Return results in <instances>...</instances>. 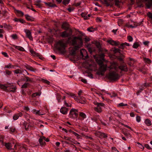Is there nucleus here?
Returning a JSON list of instances; mask_svg holds the SVG:
<instances>
[{
  "instance_id": "2eb2a0df",
  "label": "nucleus",
  "mask_w": 152,
  "mask_h": 152,
  "mask_svg": "<svg viewBox=\"0 0 152 152\" xmlns=\"http://www.w3.org/2000/svg\"><path fill=\"white\" fill-rule=\"evenodd\" d=\"M30 52L32 54V55H33V56H38L39 57V58L40 59H41L42 57L41 56L39 55V54L38 53H37L36 52L34 51L32 49H31L30 50Z\"/></svg>"
},
{
  "instance_id": "f257e3e1",
  "label": "nucleus",
  "mask_w": 152,
  "mask_h": 152,
  "mask_svg": "<svg viewBox=\"0 0 152 152\" xmlns=\"http://www.w3.org/2000/svg\"><path fill=\"white\" fill-rule=\"evenodd\" d=\"M104 53L98 55V58L96 59V61L97 63L100 65L98 71L97 72V74L103 75L104 72L106 71L107 66L106 65L102 64L103 61H104Z\"/></svg>"
},
{
  "instance_id": "0eeeda50",
  "label": "nucleus",
  "mask_w": 152,
  "mask_h": 152,
  "mask_svg": "<svg viewBox=\"0 0 152 152\" xmlns=\"http://www.w3.org/2000/svg\"><path fill=\"white\" fill-rule=\"evenodd\" d=\"M69 32L66 31H64L61 33V36L62 37H67L70 36L72 34V31L71 29L69 30Z\"/></svg>"
},
{
  "instance_id": "f704fd0d",
  "label": "nucleus",
  "mask_w": 152,
  "mask_h": 152,
  "mask_svg": "<svg viewBox=\"0 0 152 152\" xmlns=\"http://www.w3.org/2000/svg\"><path fill=\"white\" fill-rule=\"evenodd\" d=\"M64 138L65 139V140H67L69 141L70 142H72V140H73V139H72V138L69 137H66V136H64Z\"/></svg>"
},
{
  "instance_id": "72a5a7b5",
  "label": "nucleus",
  "mask_w": 152,
  "mask_h": 152,
  "mask_svg": "<svg viewBox=\"0 0 152 152\" xmlns=\"http://www.w3.org/2000/svg\"><path fill=\"white\" fill-rule=\"evenodd\" d=\"M109 68L110 70L114 69L116 70L117 67L115 64H111L109 67Z\"/></svg>"
},
{
  "instance_id": "4c0bfd02",
  "label": "nucleus",
  "mask_w": 152,
  "mask_h": 152,
  "mask_svg": "<svg viewBox=\"0 0 152 152\" xmlns=\"http://www.w3.org/2000/svg\"><path fill=\"white\" fill-rule=\"evenodd\" d=\"M14 66H12L11 64H9L8 65L5 66V68H15Z\"/></svg>"
},
{
  "instance_id": "ea45409f",
  "label": "nucleus",
  "mask_w": 152,
  "mask_h": 152,
  "mask_svg": "<svg viewBox=\"0 0 152 152\" xmlns=\"http://www.w3.org/2000/svg\"><path fill=\"white\" fill-rule=\"evenodd\" d=\"M25 77H24L20 79L19 80H18L17 82L18 84L20 86V82H22L23 81H24L25 80Z\"/></svg>"
},
{
  "instance_id": "dca6fc26",
  "label": "nucleus",
  "mask_w": 152,
  "mask_h": 152,
  "mask_svg": "<svg viewBox=\"0 0 152 152\" xmlns=\"http://www.w3.org/2000/svg\"><path fill=\"white\" fill-rule=\"evenodd\" d=\"M24 124L25 129L26 131L31 129L32 127L35 128L33 125L31 126L28 124Z\"/></svg>"
},
{
  "instance_id": "cd10ccee",
  "label": "nucleus",
  "mask_w": 152,
  "mask_h": 152,
  "mask_svg": "<svg viewBox=\"0 0 152 152\" xmlns=\"http://www.w3.org/2000/svg\"><path fill=\"white\" fill-rule=\"evenodd\" d=\"M125 57V56L124 55L121 54L120 56L118 57V59L120 61H123Z\"/></svg>"
},
{
  "instance_id": "20e7f679",
  "label": "nucleus",
  "mask_w": 152,
  "mask_h": 152,
  "mask_svg": "<svg viewBox=\"0 0 152 152\" xmlns=\"http://www.w3.org/2000/svg\"><path fill=\"white\" fill-rule=\"evenodd\" d=\"M108 78L112 80L116 81L120 77L118 74L115 71H110L108 76Z\"/></svg>"
},
{
  "instance_id": "c85d7f7f",
  "label": "nucleus",
  "mask_w": 152,
  "mask_h": 152,
  "mask_svg": "<svg viewBox=\"0 0 152 152\" xmlns=\"http://www.w3.org/2000/svg\"><path fill=\"white\" fill-rule=\"evenodd\" d=\"M122 133L127 138H130L132 137L131 134L129 133H127L124 131L122 132Z\"/></svg>"
},
{
  "instance_id": "423d86ee",
  "label": "nucleus",
  "mask_w": 152,
  "mask_h": 152,
  "mask_svg": "<svg viewBox=\"0 0 152 152\" xmlns=\"http://www.w3.org/2000/svg\"><path fill=\"white\" fill-rule=\"evenodd\" d=\"M5 145L7 149L9 150L15 149H16V147L19 146L16 145L14 142L6 143L5 144Z\"/></svg>"
},
{
  "instance_id": "de8ad7c7",
  "label": "nucleus",
  "mask_w": 152,
  "mask_h": 152,
  "mask_svg": "<svg viewBox=\"0 0 152 152\" xmlns=\"http://www.w3.org/2000/svg\"><path fill=\"white\" fill-rule=\"evenodd\" d=\"M72 133L73 134L75 135L77 138L79 139L80 138V135L78 134L77 133L74 132H72Z\"/></svg>"
},
{
  "instance_id": "a878e982",
  "label": "nucleus",
  "mask_w": 152,
  "mask_h": 152,
  "mask_svg": "<svg viewBox=\"0 0 152 152\" xmlns=\"http://www.w3.org/2000/svg\"><path fill=\"white\" fill-rule=\"evenodd\" d=\"M33 113H35L36 114H38L39 115H43L45 114V113H40V110H36L34 109L33 110Z\"/></svg>"
},
{
  "instance_id": "e2e57ef3",
  "label": "nucleus",
  "mask_w": 152,
  "mask_h": 152,
  "mask_svg": "<svg viewBox=\"0 0 152 152\" xmlns=\"http://www.w3.org/2000/svg\"><path fill=\"white\" fill-rule=\"evenodd\" d=\"M15 129L14 127H12L10 128V131L12 132H15Z\"/></svg>"
},
{
  "instance_id": "5fc2aeb1",
  "label": "nucleus",
  "mask_w": 152,
  "mask_h": 152,
  "mask_svg": "<svg viewBox=\"0 0 152 152\" xmlns=\"http://www.w3.org/2000/svg\"><path fill=\"white\" fill-rule=\"evenodd\" d=\"M6 73L7 75H10L11 74L12 72L9 70H7L6 71Z\"/></svg>"
},
{
  "instance_id": "69168bd1",
  "label": "nucleus",
  "mask_w": 152,
  "mask_h": 152,
  "mask_svg": "<svg viewBox=\"0 0 152 152\" xmlns=\"http://www.w3.org/2000/svg\"><path fill=\"white\" fill-rule=\"evenodd\" d=\"M148 17L151 18V19L152 18V13H151V12H149L147 15Z\"/></svg>"
},
{
  "instance_id": "4d7b16f0",
  "label": "nucleus",
  "mask_w": 152,
  "mask_h": 152,
  "mask_svg": "<svg viewBox=\"0 0 152 152\" xmlns=\"http://www.w3.org/2000/svg\"><path fill=\"white\" fill-rule=\"evenodd\" d=\"M64 105L65 106H66L67 107L69 106H71V104H70V105H69V104L67 103L66 102V101L65 100H64Z\"/></svg>"
},
{
  "instance_id": "393cba45",
  "label": "nucleus",
  "mask_w": 152,
  "mask_h": 152,
  "mask_svg": "<svg viewBox=\"0 0 152 152\" xmlns=\"http://www.w3.org/2000/svg\"><path fill=\"white\" fill-rule=\"evenodd\" d=\"M25 77L26 80V82H30V83H33V79L27 76H25Z\"/></svg>"
},
{
  "instance_id": "1a4fd4ad",
  "label": "nucleus",
  "mask_w": 152,
  "mask_h": 152,
  "mask_svg": "<svg viewBox=\"0 0 152 152\" xmlns=\"http://www.w3.org/2000/svg\"><path fill=\"white\" fill-rule=\"evenodd\" d=\"M9 85H11V84L10 83L8 84H7V85L8 86L7 92H15L16 90V87L13 86H9Z\"/></svg>"
},
{
  "instance_id": "c03bdc74",
  "label": "nucleus",
  "mask_w": 152,
  "mask_h": 152,
  "mask_svg": "<svg viewBox=\"0 0 152 152\" xmlns=\"http://www.w3.org/2000/svg\"><path fill=\"white\" fill-rule=\"evenodd\" d=\"M12 38L14 39H17L18 38L17 35L16 34H14L11 35Z\"/></svg>"
},
{
  "instance_id": "338daca9",
  "label": "nucleus",
  "mask_w": 152,
  "mask_h": 152,
  "mask_svg": "<svg viewBox=\"0 0 152 152\" xmlns=\"http://www.w3.org/2000/svg\"><path fill=\"white\" fill-rule=\"evenodd\" d=\"M46 139V138L45 137H41L39 139V141L40 140H45Z\"/></svg>"
},
{
  "instance_id": "49530a36",
  "label": "nucleus",
  "mask_w": 152,
  "mask_h": 152,
  "mask_svg": "<svg viewBox=\"0 0 152 152\" xmlns=\"http://www.w3.org/2000/svg\"><path fill=\"white\" fill-rule=\"evenodd\" d=\"M87 30L90 32H92L94 31V29L92 27H90L87 28Z\"/></svg>"
},
{
  "instance_id": "c9c22d12",
  "label": "nucleus",
  "mask_w": 152,
  "mask_h": 152,
  "mask_svg": "<svg viewBox=\"0 0 152 152\" xmlns=\"http://www.w3.org/2000/svg\"><path fill=\"white\" fill-rule=\"evenodd\" d=\"M41 94V93H38V92H36L33 93L32 95V97H35L37 96H40Z\"/></svg>"
},
{
  "instance_id": "aec40b11",
  "label": "nucleus",
  "mask_w": 152,
  "mask_h": 152,
  "mask_svg": "<svg viewBox=\"0 0 152 152\" xmlns=\"http://www.w3.org/2000/svg\"><path fill=\"white\" fill-rule=\"evenodd\" d=\"M77 101V102H78L81 103V104H84L85 103V101L84 99H83V100H80L76 96H75V97L74 98Z\"/></svg>"
},
{
  "instance_id": "13d9d810",
  "label": "nucleus",
  "mask_w": 152,
  "mask_h": 152,
  "mask_svg": "<svg viewBox=\"0 0 152 152\" xmlns=\"http://www.w3.org/2000/svg\"><path fill=\"white\" fill-rule=\"evenodd\" d=\"M136 120L138 122H139L141 120V118L140 116H137L136 117Z\"/></svg>"
},
{
  "instance_id": "6e6d98bb",
  "label": "nucleus",
  "mask_w": 152,
  "mask_h": 152,
  "mask_svg": "<svg viewBox=\"0 0 152 152\" xmlns=\"http://www.w3.org/2000/svg\"><path fill=\"white\" fill-rule=\"evenodd\" d=\"M122 125L126 127H127V128L130 129L132 131H133V129L131 128V127H130V126H129L127 125H125L124 124H122Z\"/></svg>"
},
{
  "instance_id": "58836bf2",
  "label": "nucleus",
  "mask_w": 152,
  "mask_h": 152,
  "mask_svg": "<svg viewBox=\"0 0 152 152\" xmlns=\"http://www.w3.org/2000/svg\"><path fill=\"white\" fill-rule=\"evenodd\" d=\"M140 45L138 43V42L134 43L133 45V47L134 48H137Z\"/></svg>"
},
{
  "instance_id": "6ab92c4d",
  "label": "nucleus",
  "mask_w": 152,
  "mask_h": 152,
  "mask_svg": "<svg viewBox=\"0 0 152 152\" xmlns=\"http://www.w3.org/2000/svg\"><path fill=\"white\" fill-rule=\"evenodd\" d=\"M62 28L66 30H67L69 28V24L66 22L63 23L62 26Z\"/></svg>"
},
{
  "instance_id": "b1692460",
  "label": "nucleus",
  "mask_w": 152,
  "mask_h": 152,
  "mask_svg": "<svg viewBox=\"0 0 152 152\" xmlns=\"http://www.w3.org/2000/svg\"><path fill=\"white\" fill-rule=\"evenodd\" d=\"M143 59L144 62L145 63H147L148 64H150L151 63V61L149 58L144 57L143 58Z\"/></svg>"
},
{
  "instance_id": "ddd939ff",
  "label": "nucleus",
  "mask_w": 152,
  "mask_h": 152,
  "mask_svg": "<svg viewBox=\"0 0 152 152\" xmlns=\"http://www.w3.org/2000/svg\"><path fill=\"white\" fill-rule=\"evenodd\" d=\"M25 32L26 34V37L28 38L30 40H33V37L31 36V32L29 30H25Z\"/></svg>"
},
{
  "instance_id": "9b49d317",
  "label": "nucleus",
  "mask_w": 152,
  "mask_h": 152,
  "mask_svg": "<svg viewBox=\"0 0 152 152\" xmlns=\"http://www.w3.org/2000/svg\"><path fill=\"white\" fill-rule=\"evenodd\" d=\"M118 68L121 71H123L127 72L128 70L127 66L125 64L121 65Z\"/></svg>"
},
{
  "instance_id": "3c124183",
  "label": "nucleus",
  "mask_w": 152,
  "mask_h": 152,
  "mask_svg": "<svg viewBox=\"0 0 152 152\" xmlns=\"http://www.w3.org/2000/svg\"><path fill=\"white\" fill-rule=\"evenodd\" d=\"M127 39L129 42H132L133 40V38L130 36H128Z\"/></svg>"
},
{
  "instance_id": "a18cd8bd",
  "label": "nucleus",
  "mask_w": 152,
  "mask_h": 152,
  "mask_svg": "<svg viewBox=\"0 0 152 152\" xmlns=\"http://www.w3.org/2000/svg\"><path fill=\"white\" fill-rule=\"evenodd\" d=\"M41 80L43 82H44V83H47V84H48V85H49L50 83V82L49 81L47 80H46V79H42Z\"/></svg>"
},
{
  "instance_id": "412c9836",
  "label": "nucleus",
  "mask_w": 152,
  "mask_h": 152,
  "mask_svg": "<svg viewBox=\"0 0 152 152\" xmlns=\"http://www.w3.org/2000/svg\"><path fill=\"white\" fill-rule=\"evenodd\" d=\"M26 69L31 71L34 72H35L36 71H37V69H36L33 68V67L30 66H26Z\"/></svg>"
},
{
  "instance_id": "8fccbe9b",
  "label": "nucleus",
  "mask_w": 152,
  "mask_h": 152,
  "mask_svg": "<svg viewBox=\"0 0 152 152\" xmlns=\"http://www.w3.org/2000/svg\"><path fill=\"white\" fill-rule=\"evenodd\" d=\"M127 104H124L123 103H121L119 104L118 106V107H121L123 106H127Z\"/></svg>"
},
{
  "instance_id": "7ed1b4c3",
  "label": "nucleus",
  "mask_w": 152,
  "mask_h": 152,
  "mask_svg": "<svg viewBox=\"0 0 152 152\" xmlns=\"http://www.w3.org/2000/svg\"><path fill=\"white\" fill-rule=\"evenodd\" d=\"M67 44L65 42L64 40H61L57 42L56 47L57 49L61 52L64 53L65 52V48L66 47Z\"/></svg>"
},
{
  "instance_id": "6e6552de",
  "label": "nucleus",
  "mask_w": 152,
  "mask_h": 152,
  "mask_svg": "<svg viewBox=\"0 0 152 152\" xmlns=\"http://www.w3.org/2000/svg\"><path fill=\"white\" fill-rule=\"evenodd\" d=\"M77 112V110L74 109H72L70 110L69 113L70 117L72 118L76 117L78 115Z\"/></svg>"
},
{
  "instance_id": "a211bd4d",
  "label": "nucleus",
  "mask_w": 152,
  "mask_h": 152,
  "mask_svg": "<svg viewBox=\"0 0 152 152\" xmlns=\"http://www.w3.org/2000/svg\"><path fill=\"white\" fill-rule=\"evenodd\" d=\"M22 115V114L21 113H18L15 114L13 117V118L14 120H16L19 117H21Z\"/></svg>"
},
{
  "instance_id": "4468645a",
  "label": "nucleus",
  "mask_w": 152,
  "mask_h": 152,
  "mask_svg": "<svg viewBox=\"0 0 152 152\" xmlns=\"http://www.w3.org/2000/svg\"><path fill=\"white\" fill-rule=\"evenodd\" d=\"M97 135L99 136V137L102 138H105L107 137V134H106L102 132H100L98 131L97 132Z\"/></svg>"
},
{
  "instance_id": "603ef678",
  "label": "nucleus",
  "mask_w": 152,
  "mask_h": 152,
  "mask_svg": "<svg viewBox=\"0 0 152 152\" xmlns=\"http://www.w3.org/2000/svg\"><path fill=\"white\" fill-rule=\"evenodd\" d=\"M137 144L138 145V146L141 149H142V150H143L144 147L142 146L141 144L139 142H137Z\"/></svg>"
},
{
  "instance_id": "864d4df0",
  "label": "nucleus",
  "mask_w": 152,
  "mask_h": 152,
  "mask_svg": "<svg viewBox=\"0 0 152 152\" xmlns=\"http://www.w3.org/2000/svg\"><path fill=\"white\" fill-rule=\"evenodd\" d=\"M120 50L118 48H115L114 50V53H116L117 52L120 53Z\"/></svg>"
},
{
  "instance_id": "680f3d73",
  "label": "nucleus",
  "mask_w": 152,
  "mask_h": 152,
  "mask_svg": "<svg viewBox=\"0 0 152 152\" xmlns=\"http://www.w3.org/2000/svg\"><path fill=\"white\" fill-rule=\"evenodd\" d=\"M84 40L86 42H87L90 40V39L89 37H86L84 39Z\"/></svg>"
},
{
  "instance_id": "a19ab883",
  "label": "nucleus",
  "mask_w": 152,
  "mask_h": 152,
  "mask_svg": "<svg viewBox=\"0 0 152 152\" xmlns=\"http://www.w3.org/2000/svg\"><path fill=\"white\" fill-rule=\"evenodd\" d=\"M16 11L20 16H23V15L24 14L22 11L18 10H16Z\"/></svg>"
},
{
  "instance_id": "e433bc0d",
  "label": "nucleus",
  "mask_w": 152,
  "mask_h": 152,
  "mask_svg": "<svg viewBox=\"0 0 152 152\" xmlns=\"http://www.w3.org/2000/svg\"><path fill=\"white\" fill-rule=\"evenodd\" d=\"M29 85V83H24L23 85L22 86V88H26L28 87Z\"/></svg>"
},
{
  "instance_id": "774afa93",
  "label": "nucleus",
  "mask_w": 152,
  "mask_h": 152,
  "mask_svg": "<svg viewBox=\"0 0 152 152\" xmlns=\"http://www.w3.org/2000/svg\"><path fill=\"white\" fill-rule=\"evenodd\" d=\"M129 59L130 62H133V63H134L135 62V60L133 58H129Z\"/></svg>"
},
{
  "instance_id": "37998d69",
  "label": "nucleus",
  "mask_w": 152,
  "mask_h": 152,
  "mask_svg": "<svg viewBox=\"0 0 152 152\" xmlns=\"http://www.w3.org/2000/svg\"><path fill=\"white\" fill-rule=\"evenodd\" d=\"M39 143L42 146H45L46 144V142L45 141H43V140L39 141Z\"/></svg>"
},
{
  "instance_id": "7c9ffc66",
  "label": "nucleus",
  "mask_w": 152,
  "mask_h": 152,
  "mask_svg": "<svg viewBox=\"0 0 152 152\" xmlns=\"http://www.w3.org/2000/svg\"><path fill=\"white\" fill-rule=\"evenodd\" d=\"M14 72L15 74H21L23 72L19 69H17L14 71Z\"/></svg>"
},
{
  "instance_id": "5701e85b",
  "label": "nucleus",
  "mask_w": 152,
  "mask_h": 152,
  "mask_svg": "<svg viewBox=\"0 0 152 152\" xmlns=\"http://www.w3.org/2000/svg\"><path fill=\"white\" fill-rule=\"evenodd\" d=\"M26 19L29 21H34V18H31L30 16L27 15H25Z\"/></svg>"
},
{
  "instance_id": "f8f14e48",
  "label": "nucleus",
  "mask_w": 152,
  "mask_h": 152,
  "mask_svg": "<svg viewBox=\"0 0 152 152\" xmlns=\"http://www.w3.org/2000/svg\"><path fill=\"white\" fill-rule=\"evenodd\" d=\"M107 42L112 45L117 46L120 44L118 41H114L111 40H108Z\"/></svg>"
},
{
  "instance_id": "79ce46f5",
  "label": "nucleus",
  "mask_w": 152,
  "mask_h": 152,
  "mask_svg": "<svg viewBox=\"0 0 152 152\" xmlns=\"http://www.w3.org/2000/svg\"><path fill=\"white\" fill-rule=\"evenodd\" d=\"M80 116L82 117L83 119L86 117V115L83 112H80Z\"/></svg>"
},
{
  "instance_id": "2f4dec72",
  "label": "nucleus",
  "mask_w": 152,
  "mask_h": 152,
  "mask_svg": "<svg viewBox=\"0 0 152 152\" xmlns=\"http://www.w3.org/2000/svg\"><path fill=\"white\" fill-rule=\"evenodd\" d=\"M14 47L16 49L21 51H23L24 50V49L23 48L20 46L15 45Z\"/></svg>"
},
{
  "instance_id": "4be33fe9",
  "label": "nucleus",
  "mask_w": 152,
  "mask_h": 152,
  "mask_svg": "<svg viewBox=\"0 0 152 152\" xmlns=\"http://www.w3.org/2000/svg\"><path fill=\"white\" fill-rule=\"evenodd\" d=\"M8 86H6L4 85L0 84V88L7 92Z\"/></svg>"
},
{
  "instance_id": "bf43d9fd",
  "label": "nucleus",
  "mask_w": 152,
  "mask_h": 152,
  "mask_svg": "<svg viewBox=\"0 0 152 152\" xmlns=\"http://www.w3.org/2000/svg\"><path fill=\"white\" fill-rule=\"evenodd\" d=\"M145 147L148 149H151V148L149 146V145L148 144H146L145 145Z\"/></svg>"
},
{
  "instance_id": "f3484780",
  "label": "nucleus",
  "mask_w": 152,
  "mask_h": 152,
  "mask_svg": "<svg viewBox=\"0 0 152 152\" xmlns=\"http://www.w3.org/2000/svg\"><path fill=\"white\" fill-rule=\"evenodd\" d=\"M60 112L63 114H66L68 112V108L65 107H62L60 110Z\"/></svg>"
},
{
  "instance_id": "39448f33",
  "label": "nucleus",
  "mask_w": 152,
  "mask_h": 152,
  "mask_svg": "<svg viewBox=\"0 0 152 152\" xmlns=\"http://www.w3.org/2000/svg\"><path fill=\"white\" fill-rule=\"evenodd\" d=\"M94 104L96 106L94 107V110L99 113H100L102 111L101 107H104V104L103 103L99 102H94Z\"/></svg>"
},
{
  "instance_id": "f03ea898",
  "label": "nucleus",
  "mask_w": 152,
  "mask_h": 152,
  "mask_svg": "<svg viewBox=\"0 0 152 152\" xmlns=\"http://www.w3.org/2000/svg\"><path fill=\"white\" fill-rule=\"evenodd\" d=\"M72 44L75 45V50H78L82 47L83 42L81 37H74L72 40Z\"/></svg>"
},
{
  "instance_id": "0e129e2a",
  "label": "nucleus",
  "mask_w": 152,
  "mask_h": 152,
  "mask_svg": "<svg viewBox=\"0 0 152 152\" xmlns=\"http://www.w3.org/2000/svg\"><path fill=\"white\" fill-rule=\"evenodd\" d=\"M63 4L65 5L69 3V1L66 0L64 1L63 2Z\"/></svg>"
},
{
  "instance_id": "9d476101",
  "label": "nucleus",
  "mask_w": 152,
  "mask_h": 152,
  "mask_svg": "<svg viewBox=\"0 0 152 152\" xmlns=\"http://www.w3.org/2000/svg\"><path fill=\"white\" fill-rule=\"evenodd\" d=\"M20 150L21 152H26L28 148L26 145H21L19 147Z\"/></svg>"
},
{
  "instance_id": "09e8293b",
  "label": "nucleus",
  "mask_w": 152,
  "mask_h": 152,
  "mask_svg": "<svg viewBox=\"0 0 152 152\" xmlns=\"http://www.w3.org/2000/svg\"><path fill=\"white\" fill-rule=\"evenodd\" d=\"M110 97H115V96H117V95L116 94L115 92H113L112 93V94L111 95V94H110Z\"/></svg>"
},
{
  "instance_id": "473e14b6",
  "label": "nucleus",
  "mask_w": 152,
  "mask_h": 152,
  "mask_svg": "<svg viewBox=\"0 0 152 152\" xmlns=\"http://www.w3.org/2000/svg\"><path fill=\"white\" fill-rule=\"evenodd\" d=\"M75 50V46L73 48H72L71 50L70 54L72 55H74L76 53V50Z\"/></svg>"
},
{
  "instance_id": "052dcab7",
  "label": "nucleus",
  "mask_w": 152,
  "mask_h": 152,
  "mask_svg": "<svg viewBox=\"0 0 152 152\" xmlns=\"http://www.w3.org/2000/svg\"><path fill=\"white\" fill-rule=\"evenodd\" d=\"M125 46L124 45H122V43L121 44L120 46L119 47V48L122 49H124Z\"/></svg>"
},
{
  "instance_id": "c756f323",
  "label": "nucleus",
  "mask_w": 152,
  "mask_h": 152,
  "mask_svg": "<svg viewBox=\"0 0 152 152\" xmlns=\"http://www.w3.org/2000/svg\"><path fill=\"white\" fill-rule=\"evenodd\" d=\"M95 45L97 48H98L99 51H101V45L99 42H96L95 43Z\"/></svg>"
},
{
  "instance_id": "bb28decb",
  "label": "nucleus",
  "mask_w": 152,
  "mask_h": 152,
  "mask_svg": "<svg viewBox=\"0 0 152 152\" xmlns=\"http://www.w3.org/2000/svg\"><path fill=\"white\" fill-rule=\"evenodd\" d=\"M145 123L148 126H150L151 125V121L148 119H146L145 120Z\"/></svg>"
}]
</instances>
